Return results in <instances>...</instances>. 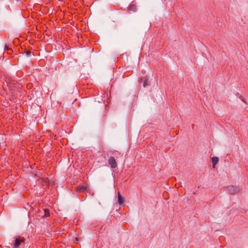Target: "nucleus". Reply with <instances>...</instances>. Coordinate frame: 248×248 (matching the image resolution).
Listing matches in <instances>:
<instances>
[{
    "mask_svg": "<svg viewBox=\"0 0 248 248\" xmlns=\"http://www.w3.org/2000/svg\"><path fill=\"white\" fill-rule=\"evenodd\" d=\"M108 163L112 168H115L117 166V163L114 157L111 156L108 159Z\"/></svg>",
    "mask_w": 248,
    "mask_h": 248,
    "instance_id": "obj_4",
    "label": "nucleus"
},
{
    "mask_svg": "<svg viewBox=\"0 0 248 248\" xmlns=\"http://www.w3.org/2000/svg\"><path fill=\"white\" fill-rule=\"evenodd\" d=\"M227 189L230 194L232 195H234L235 194L239 192V189L237 187L232 186H228Z\"/></svg>",
    "mask_w": 248,
    "mask_h": 248,
    "instance_id": "obj_3",
    "label": "nucleus"
},
{
    "mask_svg": "<svg viewBox=\"0 0 248 248\" xmlns=\"http://www.w3.org/2000/svg\"><path fill=\"white\" fill-rule=\"evenodd\" d=\"M118 199L119 203L120 205L123 204L124 202V198L122 196L119 191L118 192Z\"/></svg>",
    "mask_w": 248,
    "mask_h": 248,
    "instance_id": "obj_5",
    "label": "nucleus"
},
{
    "mask_svg": "<svg viewBox=\"0 0 248 248\" xmlns=\"http://www.w3.org/2000/svg\"><path fill=\"white\" fill-rule=\"evenodd\" d=\"M148 79L147 78H144L143 79V86L145 87L148 85Z\"/></svg>",
    "mask_w": 248,
    "mask_h": 248,
    "instance_id": "obj_9",
    "label": "nucleus"
},
{
    "mask_svg": "<svg viewBox=\"0 0 248 248\" xmlns=\"http://www.w3.org/2000/svg\"><path fill=\"white\" fill-rule=\"evenodd\" d=\"M218 161V158L217 157H213L212 158V162L213 165V167L214 168L215 167Z\"/></svg>",
    "mask_w": 248,
    "mask_h": 248,
    "instance_id": "obj_7",
    "label": "nucleus"
},
{
    "mask_svg": "<svg viewBox=\"0 0 248 248\" xmlns=\"http://www.w3.org/2000/svg\"><path fill=\"white\" fill-rule=\"evenodd\" d=\"M31 53V51H27L26 52V55L28 56H30Z\"/></svg>",
    "mask_w": 248,
    "mask_h": 248,
    "instance_id": "obj_11",
    "label": "nucleus"
},
{
    "mask_svg": "<svg viewBox=\"0 0 248 248\" xmlns=\"http://www.w3.org/2000/svg\"><path fill=\"white\" fill-rule=\"evenodd\" d=\"M4 49L7 50H12V49L11 47L9 46L8 45H5L4 46Z\"/></svg>",
    "mask_w": 248,
    "mask_h": 248,
    "instance_id": "obj_10",
    "label": "nucleus"
},
{
    "mask_svg": "<svg viewBox=\"0 0 248 248\" xmlns=\"http://www.w3.org/2000/svg\"><path fill=\"white\" fill-rule=\"evenodd\" d=\"M88 187V185L86 184L79 185L75 187V189L77 192L79 193L84 192Z\"/></svg>",
    "mask_w": 248,
    "mask_h": 248,
    "instance_id": "obj_1",
    "label": "nucleus"
},
{
    "mask_svg": "<svg viewBox=\"0 0 248 248\" xmlns=\"http://www.w3.org/2000/svg\"><path fill=\"white\" fill-rule=\"evenodd\" d=\"M25 241V239L24 237H18L16 238L15 240V242L14 244V246L13 248H18L19 245L21 243H24Z\"/></svg>",
    "mask_w": 248,
    "mask_h": 248,
    "instance_id": "obj_2",
    "label": "nucleus"
},
{
    "mask_svg": "<svg viewBox=\"0 0 248 248\" xmlns=\"http://www.w3.org/2000/svg\"><path fill=\"white\" fill-rule=\"evenodd\" d=\"M129 11L135 12L137 10V6L135 4H131L128 7Z\"/></svg>",
    "mask_w": 248,
    "mask_h": 248,
    "instance_id": "obj_6",
    "label": "nucleus"
},
{
    "mask_svg": "<svg viewBox=\"0 0 248 248\" xmlns=\"http://www.w3.org/2000/svg\"><path fill=\"white\" fill-rule=\"evenodd\" d=\"M44 212H45L44 217H47L50 216V213H49V211L48 209H45Z\"/></svg>",
    "mask_w": 248,
    "mask_h": 248,
    "instance_id": "obj_8",
    "label": "nucleus"
}]
</instances>
